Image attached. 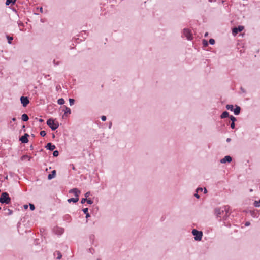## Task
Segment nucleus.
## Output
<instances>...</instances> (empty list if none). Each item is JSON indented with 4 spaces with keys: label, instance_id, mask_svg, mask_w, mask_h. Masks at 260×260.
I'll list each match as a JSON object with an SVG mask.
<instances>
[{
    "label": "nucleus",
    "instance_id": "f257e3e1",
    "mask_svg": "<svg viewBox=\"0 0 260 260\" xmlns=\"http://www.w3.org/2000/svg\"><path fill=\"white\" fill-rule=\"evenodd\" d=\"M229 207L228 206H224L221 208H216L214 209V213L216 217H219L221 215H223L224 212H226V214L229 213Z\"/></svg>",
    "mask_w": 260,
    "mask_h": 260
},
{
    "label": "nucleus",
    "instance_id": "f03ea898",
    "mask_svg": "<svg viewBox=\"0 0 260 260\" xmlns=\"http://www.w3.org/2000/svg\"><path fill=\"white\" fill-rule=\"evenodd\" d=\"M11 202V198L7 192H3L0 197V203L2 204H9Z\"/></svg>",
    "mask_w": 260,
    "mask_h": 260
},
{
    "label": "nucleus",
    "instance_id": "7ed1b4c3",
    "mask_svg": "<svg viewBox=\"0 0 260 260\" xmlns=\"http://www.w3.org/2000/svg\"><path fill=\"white\" fill-rule=\"evenodd\" d=\"M47 125L52 130L55 131L59 127V123L58 122H55V120L52 118H49L47 120L46 122Z\"/></svg>",
    "mask_w": 260,
    "mask_h": 260
},
{
    "label": "nucleus",
    "instance_id": "20e7f679",
    "mask_svg": "<svg viewBox=\"0 0 260 260\" xmlns=\"http://www.w3.org/2000/svg\"><path fill=\"white\" fill-rule=\"evenodd\" d=\"M192 234L194 236V238L196 241H201L202 236H203V232L201 231H198L196 229H193L192 232Z\"/></svg>",
    "mask_w": 260,
    "mask_h": 260
},
{
    "label": "nucleus",
    "instance_id": "39448f33",
    "mask_svg": "<svg viewBox=\"0 0 260 260\" xmlns=\"http://www.w3.org/2000/svg\"><path fill=\"white\" fill-rule=\"evenodd\" d=\"M183 35L188 40H191L193 38L192 35L191 31L188 28H184L183 30Z\"/></svg>",
    "mask_w": 260,
    "mask_h": 260
},
{
    "label": "nucleus",
    "instance_id": "423d86ee",
    "mask_svg": "<svg viewBox=\"0 0 260 260\" xmlns=\"http://www.w3.org/2000/svg\"><path fill=\"white\" fill-rule=\"evenodd\" d=\"M243 29L244 26L239 25L238 27H235L232 29V33L234 35H236L238 32L242 31Z\"/></svg>",
    "mask_w": 260,
    "mask_h": 260
},
{
    "label": "nucleus",
    "instance_id": "0eeeda50",
    "mask_svg": "<svg viewBox=\"0 0 260 260\" xmlns=\"http://www.w3.org/2000/svg\"><path fill=\"white\" fill-rule=\"evenodd\" d=\"M21 103L22 106L24 107H26V106L29 104V101L27 97L26 96H21L20 98Z\"/></svg>",
    "mask_w": 260,
    "mask_h": 260
},
{
    "label": "nucleus",
    "instance_id": "6e6552de",
    "mask_svg": "<svg viewBox=\"0 0 260 260\" xmlns=\"http://www.w3.org/2000/svg\"><path fill=\"white\" fill-rule=\"evenodd\" d=\"M29 136V135L27 133H25L24 135L19 138V141H20L22 143H26L28 142V137Z\"/></svg>",
    "mask_w": 260,
    "mask_h": 260
},
{
    "label": "nucleus",
    "instance_id": "1a4fd4ad",
    "mask_svg": "<svg viewBox=\"0 0 260 260\" xmlns=\"http://www.w3.org/2000/svg\"><path fill=\"white\" fill-rule=\"evenodd\" d=\"M232 160V158L230 155L225 156L223 158L220 159V162L221 164H225L226 162H231Z\"/></svg>",
    "mask_w": 260,
    "mask_h": 260
},
{
    "label": "nucleus",
    "instance_id": "9d476101",
    "mask_svg": "<svg viewBox=\"0 0 260 260\" xmlns=\"http://www.w3.org/2000/svg\"><path fill=\"white\" fill-rule=\"evenodd\" d=\"M69 192L70 193H73L74 194L76 197H79V194L81 193V191L77 188H74L70 190Z\"/></svg>",
    "mask_w": 260,
    "mask_h": 260
},
{
    "label": "nucleus",
    "instance_id": "9b49d317",
    "mask_svg": "<svg viewBox=\"0 0 260 260\" xmlns=\"http://www.w3.org/2000/svg\"><path fill=\"white\" fill-rule=\"evenodd\" d=\"M45 147L50 151H53L56 148L55 146L50 142L48 143Z\"/></svg>",
    "mask_w": 260,
    "mask_h": 260
},
{
    "label": "nucleus",
    "instance_id": "f8f14e48",
    "mask_svg": "<svg viewBox=\"0 0 260 260\" xmlns=\"http://www.w3.org/2000/svg\"><path fill=\"white\" fill-rule=\"evenodd\" d=\"M233 111L234 112L235 115H238L241 111L240 107L238 105H235V108H233Z\"/></svg>",
    "mask_w": 260,
    "mask_h": 260
},
{
    "label": "nucleus",
    "instance_id": "ddd939ff",
    "mask_svg": "<svg viewBox=\"0 0 260 260\" xmlns=\"http://www.w3.org/2000/svg\"><path fill=\"white\" fill-rule=\"evenodd\" d=\"M56 171L55 170H53L51 171V173L48 175V179L51 180L54 178L56 176Z\"/></svg>",
    "mask_w": 260,
    "mask_h": 260
},
{
    "label": "nucleus",
    "instance_id": "4468645a",
    "mask_svg": "<svg viewBox=\"0 0 260 260\" xmlns=\"http://www.w3.org/2000/svg\"><path fill=\"white\" fill-rule=\"evenodd\" d=\"M230 116V115H229V112L226 111H225L222 112L220 117L221 119H224L225 118L229 117Z\"/></svg>",
    "mask_w": 260,
    "mask_h": 260
},
{
    "label": "nucleus",
    "instance_id": "2eb2a0df",
    "mask_svg": "<svg viewBox=\"0 0 260 260\" xmlns=\"http://www.w3.org/2000/svg\"><path fill=\"white\" fill-rule=\"evenodd\" d=\"M79 201V197L76 198H71L68 199L67 201L68 203H76Z\"/></svg>",
    "mask_w": 260,
    "mask_h": 260
},
{
    "label": "nucleus",
    "instance_id": "dca6fc26",
    "mask_svg": "<svg viewBox=\"0 0 260 260\" xmlns=\"http://www.w3.org/2000/svg\"><path fill=\"white\" fill-rule=\"evenodd\" d=\"M82 211L86 215V218L87 219H88L89 217H90V215L88 213V208H83L82 209Z\"/></svg>",
    "mask_w": 260,
    "mask_h": 260
},
{
    "label": "nucleus",
    "instance_id": "f3484780",
    "mask_svg": "<svg viewBox=\"0 0 260 260\" xmlns=\"http://www.w3.org/2000/svg\"><path fill=\"white\" fill-rule=\"evenodd\" d=\"M65 109L64 110V115H67V114H70L71 113V110L70 108L67 107V106L64 107Z\"/></svg>",
    "mask_w": 260,
    "mask_h": 260
},
{
    "label": "nucleus",
    "instance_id": "a211bd4d",
    "mask_svg": "<svg viewBox=\"0 0 260 260\" xmlns=\"http://www.w3.org/2000/svg\"><path fill=\"white\" fill-rule=\"evenodd\" d=\"M21 119L23 121H27L29 119V117L26 114H23L21 116Z\"/></svg>",
    "mask_w": 260,
    "mask_h": 260
},
{
    "label": "nucleus",
    "instance_id": "6ab92c4d",
    "mask_svg": "<svg viewBox=\"0 0 260 260\" xmlns=\"http://www.w3.org/2000/svg\"><path fill=\"white\" fill-rule=\"evenodd\" d=\"M16 2V0H6L5 4L6 6L9 5L10 4H12L13 5L15 4Z\"/></svg>",
    "mask_w": 260,
    "mask_h": 260
},
{
    "label": "nucleus",
    "instance_id": "aec40b11",
    "mask_svg": "<svg viewBox=\"0 0 260 260\" xmlns=\"http://www.w3.org/2000/svg\"><path fill=\"white\" fill-rule=\"evenodd\" d=\"M57 103L60 105H63L64 103V99L63 98L59 99L57 101Z\"/></svg>",
    "mask_w": 260,
    "mask_h": 260
},
{
    "label": "nucleus",
    "instance_id": "412c9836",
    "mask_svg": "<svg viewBox=\"0 0 260 260\" xmlns=\"http://www.w3.org/2000/svg\"><path fill=\"white\" fill-rule=\"evenodd\" d=\"M233 108H234V106H233V105L228 104V105H226V108L228 110H231V111H233Z\"/></svg>",
    "mask_w": 260,
    "mask_h": 260
},
{
    "label": "nucleus",
    "instance_id": "4be33fe9",
    "mask_svg": "<svg viewBox=\"0 0 260 260\" xmlns=\"http://www.w3.org/2000/svg\"><path fill=\"white\" fill-rule=\"evenodd\" d=\"M229 118L230 119L232 122H235V121H237L236 118L233 115H230Z\"/></svg>",
    "mask_w": 260,
    "mask_h": 260
},
{
    "label": "nucleus",
    "instance_id": "5701e85b",
    "mask_svg": "<svg viewBox=\"0 0 260 260\" xmlns=\"http://www.w3.org/2000/svg\"><path fill=\"white\" fill-rule=\"evenodd\" d=\"M254 206L256 207H260V200L258 201H255L254 202Z\"/></svg>",
    "mask_w": 260,
    "mask_h": 260
},
{
    "label": "nucleus",
    "instance_id": "b1692460",
    "mask_svg": "<svg viewBox=\"0 0 260 260\" xmlns=\"http://www.w3.org/2000/svg\"><path fill=\"white\" fill-rule=\"evenodd\" d=\"M6 37H7V39L8 40V43L9 44H11V41L13 40V38L12 37H11V36H7Z\"/></svg>",
    "mask_w": 260,
    "mask_h": 260
},
{
    "label": "nucleus",
    "instance_id": "393cba45",
    "mask_svg": "<svg viewBox=\"0 0 260 260\" xmlns=\"http://www.w3.org/2000/svg\"><path fill=\"white\" fill-rule=\"evenodd\" d=\"M203 45L204 47H207L208 45V42L206 40H203Z\"/></svg>",
    "mask_w": 260,
    "mask_h": 260
},
{
    "label": "nucleus",
    "instance_id": "a878e982",
    "mask_svg": "<svg viewBox=\"0 0 260 260\" xmlns=\"http://www.w3.org/2000/svg\"><path fill=\"white\" fill-rule=\"evenodd\" d=\"M69 101L70 106H72L75 103V100L73 99H69Z\"/></svg>",
    "mask_w": 260,
    "mask_h": 260
},
{
    "label": "nucleus",
    "instance_id": "bb28decb",
    "mask_svg": "<svg viewBox=\"0 0 260 260\" xmlns=\"http://www.w3.org/2000/svg\"><path fill=\"white\" fill-rule=\"evenodd\" d=\"M58 155H59V152H58V151H57V150H55V151H53V156L54 157H57V156H58Z\"/></svg>",
    "mask_w": 260,
    "mask_h": 260
},
{
    "label": "nucleus",
    "instance_id": "cd10ccee",
    "mask_svg": "<svg viewBox=\"0 0 260 260\" xmlns=\"http://www.w3.org/2000/svg\"><path fill=\"white\" fill-rule=\"evenodd\" d=\"M57 259H60L62 258V254H61V253H60V252H59L58 251H57Z\"/></svg>",
    "mask_w": 260,
    "mask_h": 260
},
{
    "label": "nucleus",
    "instance_id": "c85d7f7f",
    "mask_svg": "<svg viewBox=\"0 0 260 260\" xmlns=\"http://www.w3.org/2000/svg\"><path fill=\"white\" fill-rule=\"evenodd\" d=\"M209 43L211 45H214L215 43V40L214 39L211 38L209 39Z\"/></svg>",
    "mask_w": 260,
    "mask_h": 260
},
{
    "label": "nucleus",
    "instance_id": "c756f323",
    "mask_svg": "<svg viewBox=\"0 0 260 260\" xmlns=\"http://www.w3.org/2000/svg\"><path fill=\"white\" fill-rule=\"evenodd\" d=\"M42 137H44L46 135V133L45 131H41L40 133Z\"/></svg>",
    "mask_w": 260,
    "mask_h": 260
},
{
    "label": "nucleus",
    "instance_id": "7c9ffc66",
    "mask_svg": "<svg viewBox=\"0 0 260 260\" xmlns=\"http://www.w3.org/2000/svg\"><path fill=\"white\" fill-rule=\"evenodd\" d=\"M29 207H30V209L31 210V211H33L35 210V206L34 204H29Z\"/></svg>",
    "mask_w": 260,
    "mask_h": 260
},
{
    "label": "nucleus",
    "instance_id": "2f4dec72",
    "mask_svg": "<svg viewBox=\"0 0 260 260\" xmlns=\"http://www.w3.org/2000/svg\"><path fill=\"white\" fill-rule=\"evenodd\" d=\"M87 201V199L85 198H82L81 200V203L82 204H84L85 203L86 201Z\"/></svg>",
    "mask_w": 260,
    "mask_h": 260
},
{
    "label": "nucleus",
    "instance_id": "473e14b6",
    "mask_svg": "<svg viewBox=\"0 0 260 260\" xmlns=\"http://www.w3.org/2000/svg\"><path fill=\"white\" fill-rule=\"evenodd\" d=\"M86 202L89 204H92L93 203V201L91 199L89 198L87 199Z\"/></svg>",
    "mask_w": 260,
    "mask_h": 260
},
{
    "label": "nucleus",
    "instance_id": "72a5a7b5",
    "mask_svg": "<svg viewBox=\"0 0 260 260\" xmlns=\"http://www.w3.org/2000/svg\"><path fill=\"white\" fill-rule=\"evenodd\" d=\"M231 128L232 129H235V122H231Z\"/></svg>",
    "mask_w": 260,
    "mask_h": 260
},
{
    "label": "nucleus",
    "instance_id": "f704fd0d",
    "mask_svg": "<svg viewBox=\"0 0 260 260\" xmlns=\"http://www.w3.org/2000/svg\"><path fill=\"white\" fill-rule=\"evenodd\" d=\"M228 216H229L228 213H227V214H226V213H225V214L223 216V220H226L227 219V218Z\"/></svg>",
    "mask_w": 260,
    "mask_h": 260
},
{
    "label": "nucleus",
    "instance_id": "c9c22d12",
    "mask_svg": "<svg viewBox=\"0 0 260 260\" xmlns=\"http://www.w3.org/2000/svg\"><path fill=\"white\" fill-rule=\"evenodd\" d=\"M90 195V191H88L87 192H86L84 194L85 197L87 199V198Z\"/></svg>",
    "mask_w": 260,
    "mask_h": 260
},
{
    "label": "nucleus",
    "instance_id": "e433bc0d",
    "mask_svg": "<svg viewBox=\"0 0 260 260\" xmlns=\"http://www.w3.org/2000/svg\"><path fill=\"white\" fill-rule=\"evenodd\" d=\"M203 190V189L201 187H198L196 189V192H198V191H202Z\"/></svg>",
    "mask_w": 260,
    "mask_h": 260
},
{
    "label": "nucleus",
    "instance_id": "4c0bfd02",
    "mask_svg": "<svg viewBox=\"0 0 260 260\" xmlns=\"http://www.w3.org/2000/svg\"><path fill=\"white\" fill-rule=\"evenodd\" d=\"M106 119H107L106 116H104V115L101 116V120H102L103 121H106Z\"/></svg>",
    "mask_w": 260,
    "mask_h": 260
},
{
    "label": "nucleus",
    "instance_id": "58836bf2",
    "mask_svg": "<svg viewBox=\"0 0 260 260\" xmlns=\"http://www.w3.org/2000/svg\"><path fill=\"white\" fill-rule=\"evenodd\" d=\"M63 231H64V230L63 228L59 229V234H62L63 233Z\"/></svg>",
    "mask_w": 260,
    "mask_h": 260
},
{
    "label": "nucleus",
    "instance_id": "ea45409f",
    "mask_svg": "<svg viewBox=\"0 0 260 260\" xmlns=\"http://www.w3.org/2000/svg\"><path fill=\"white\" fill-rule=\"evenodd\" d=\"M112 122L111 121H110L109 123V126H108V128L109 129H111V127H112Z\"/></svg>",
    "mask_w": 260,
    "mask_h": 260
},
{
    "label": "nucleus",
    "instance_id": "a19ab883",
    "mask_svg": "<svg viewBox=\"0 0 260 260\" xmlns=\"http://www.w3.org/2000/svg\"><path fill=\"white\" fill-rule=\"evenodd\" d=\"M240 90L243 93H246V90L242 87H240Z\"/></svg>",
    "mask_w": 260,
    "mask_h": 260
},
{
    "label": "nucleus",
    "instance_id": "79ce46f5",
    "mask_svg": "<svg viewBox=\"0 0 260 260\" xmlns=\"http://www.w3.org/2000/svg\"><path fill=\"white\" fill-rule=\"evenodd\" d=\"M198 192H196V193L194 194V197L197 198V199H199L200 198V196L198 194Z\"/></svg>",
    "mask_w": 260,
    "mask_h": 260
},
{
    "label": "nucleus",
    "instance_id": "37998d69",
    "mask_svg": "<svg viewBox=\"0 0 260 260\" xmlns=\"http://www.w3.org/2000/svg\"><path fill=\"white\" fill-rule=\"evenodd\" d=\"M37 9H39L40 12L41 13H42L43 12V8H42V7L38 8Z\"/></svg>",
    "mask_w": 260,
    "mask_h": 260
},
{
    "label": "nucleus",
    "instance_id": "c03bdc74",
    "mask_svg": "<svg viewBox=\"0 0 260 260\" xmlns=\"http://www.w3.org/2000/svg\"><path fill=\"white\" fill-rule=\"evenodd\" d=\"M250 224V222H246L245 223V225L246 226H249V225Z\"/></svg>",
    "mask_w": 260,
    "mask_h": 260
},
{
    "label": "nucleus",
    "instance_id": "a18cd8bd",
    "mask_svg": "<svg viewBox=\"0 0 260 260\" xmlns=\"http://www.w3.org/2000/svg\"><path fill=\"white\" fill-rule=\"evenodd\" d=\"M18 25H19V26H24V24H23V23H22V22H19V23H18Z\"/></svg>",
    "mask_w": 260,
    "mask_h": 260
},
{
    "label": "nucleus",
    "instance_id": "49530a36",
    "mask_svg": "<svg viewBox=\"0 0 260 260\" xmlns=\"http://www.w3.org/2000/svg\"><path fill=\"white\" fill-rule=\"evenodd\" d=\"M53 64H54V65H58V64H59V62H55V60H53Z\"/></svg>",
    "mask_w": 260,
    "mask_h": 260
},
{
    "label": "nucleus",
    "instance_id": "de8ad7c7",
    "mask_svg": "<svg viewBox=\"0 0 260 260\" xmlns=\"http://www.w3.org/2000/svg\"><path fill=\"white\" fill-rule=\"evenodd\" d=\"M231 139L230 138H227V139H226V141L227 142H231Z\"/></svg>",
    "mask_w": 260,
    "mask_h": 260
},
{
    "label": "nucleus",
    "instance_id": "09e8293b",
    "mask_svg": "<svg viewBox=\"0 0 260 260\" xmlns=\"http://www.w3.org/2000/svg\"><path fill=\"white\" fill-rule=\"evenodd\" d=\"M203 190H204V193H207V189L206 188H204Z\"/></svg>",
    "mask_w": 260,
    "mask_h": 260
},
{
    "label": "nucleus",
    "instance_id": "8fccbe9b",
    "mask_svg": "<svg viewBox=\"0 0 260 260\" xmlns=\"http://www.w3.org/2000/svg\"><path fill=\"white\" fill-rule=\"evenodd\" d=\"M8 210H9V215L12 214V212H12V210H10V209H8Z\"/></svg>",
    "mask_w": 260,
    "mask_h": 260
},
{
    "label": "nucleus",
    "instance_id": "3c124183",
    "mask_svg": "<svg viewBox=\"0 0 260 260\" xmlns=\"http://www.w3.org/2000/svg\"><path fill=\"white\" fill-rule=\"evenodd\" d=\"M89 251H90V252H91V253H93L92 251H94V249L93 248H90Z\"/></svg>",
    "mask_w": 260,
    "mask_h": 260
},
{
    "label": "nucleus",
    "instance_id": "603ef678",
    "mask_svg": "<svg viewBox=\"0 0 260 260\" xmlns=\"http://www.w3.org/2000/svg\"><path fill=\"white\" fill-rule=\"evenodd\" d=\"M38 120L40 122H43L44 121V120L42 119H39Z\"/></svg>",
    "mask_w": 260,
    "mask_h": 260
},
{
    "label": "nucleus",
    "instance_id": "864d4df0",
    "mask_svg": "<svg viewBox=\"0 0 260 260\" xmlns=\"http://www.w3.org/2000/svg\"><path fill=\"white\" fill-rule=\"evenodd\" d=\"M27 208H28V205H24V209H27Z\"/></svg>",
    "mask_w": 260,
    "mask_h": 260
},
{
    "label": "nucleus",
    "instance_id": "5fc2aeb1",
    "mask_svg": "<svg viewBox=\"0 0 260 260\" xmlns=\"http://www.w3.org/2000/svg\"><path fill=\"white\" fill-rule=\"evenodd\" d=\"M208 36V32H206L204 35V37H207V36Z\"/></svg>",
    "mask_w": 260,
    "mask_h": 260
},
{
    "label": "nucleus",
    "instance_id": "6e6d98bb",
    "mask_svg": "<svg viewBox=\"0 0 260 260\" xmlns=\"http://www.w3.org/2000/svg\"><path fill=\"white\" fill-rule=\"evenodd\" d=\"M16 118H15V117H14V118H13L12 119V121H16Z\"/></svg>",
    "mask_w": 260,
    "mask_h": 260
},
{
    "label": "nucleus",
    "instance_id": "4d7b16f0",
    "mask_svg": "<svg viewBox=\"0 0 260 260\" xmlns=\"http://www.w3.org/2000/svg\"><path fill=\"white\" fill-rule=\"evenodd\" d=\"M30 148L31 150H32L34 149V147H33V146L32 145H31L30 146Z\"/></svg>",
    "mask_w": 260,
    "mask_h": 260
},
{
    "label": "nucleus",
    "instance_id": "13d9d810",
    "mask_svg": "<svg viewBox=\"0 0 260 260\" xmlns=\"http://www.w3.org/2000/svg\"><path fill=\"white\" fill-rule=\"evenodd\" d=\"M55 137V135L54 134H52V138H54Z\"/></svg>",
    "mask_w": 260,
    "mask_h": 260
},
{
    "label": "nucleus",
    "instance_id": "bf43d9fd",
    "mask_svg": "<svg viewBox=\"0 0 260 260\" xmlns=\"http://www.w3.org/2000/svg\"><path fill=\"white\" fill-rule=\"evenodd\" d=\"M49 76H50V75L49 74L48 75H45V78H47V77H49Z\"/></svg>",
    "mask_w": 260,
    "mask_h": 260
},
{
    "label": "nucleus",
    "instance_id": "052dcab7",
    "mask_svg": "<svg viewBox=\"0 0 260 260\" xmlns=\"http://www.w3.org/2000/svg\"><path fill=\"white\" fill-rule=\"evenodd\" d=\"M209 2H213L214 1L213 0H208Z\"/></svg>",
    "mask_w": 260,
    "mask_h": 260
},
{
    "label": "nucleus",
    "instance_id": "680f3d73",
    "mask_svg": "<svg viewBox=\"0 0 260 260\" xmlns=\"http://www.w3.org/2000/svg\"><path fill=\"white\" fill-rule=\"evenodd\" d=\"M25 128V125H23V126H22V129H24Z\"/></svg>",
    "mask_w": 260,
    "mask_h": 260
},
{
    "label": "nucleus",
    "instance_id": "e2e57ef3",
    "mask_svg": "<svg viewBox=\"0 0 260 260\" xmlns=\"http://www.w3.org/2000/svg\"><path fill=\"white\" fill-rule=\"evenodd\" d=\"M5 178H6V179H8V176H7L5 177Z\"/></svg>",
    "mask_w": 260,
    "mask_h": 260
},
{
    "label": "nucleus",
    "instance_id": "0e129e2a",
    "mask_svg": "<svg viewBox=\"0 0 260 260\" xmlns=\"http://www.w3.org/2000/svg\"><path fill=\"white\" fill-rule=\"evenodd\" d=\"M73 169H75V168L74 166L72 167Z\"/></svg>",
    "mask_w": 260,
    "mask_h": 260
},
{
    "label": "nucleus",
    "instance_id": "69168bd1",
    "mask_svg": "<svg viewBox=\"0 0 260 260\" xmlns=\"http://www.w3.org/2000/svg\"><path fill=\"white\" fill-rule=\"evenodd\" d=\"M97 260H101V259L100 258H98Z\"/></svg>",
    "mask_w": 260,
    "mask_h": 260
}]
</instances>
